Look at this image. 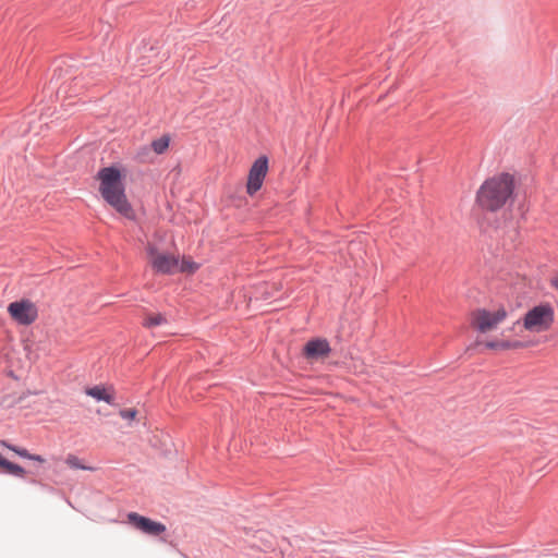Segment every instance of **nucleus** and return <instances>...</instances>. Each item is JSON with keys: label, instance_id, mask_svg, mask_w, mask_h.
Here are the masks:
<instances>
[{"label": "nucleus", "instance_id": "13", "mask_svg": "<svg viewBox=\"0 0 558 558\" xmlns=\"http://www.w3.org/2000/svg\"><path fill=\"white\" fill-rule=\"evenodd\" d=\"M171 137L168 134L162 135L151 142V149L157 154L161 155L169 148Z\"/></svg>", "mask_w": 558, "mask_h": 558}, {"label": "nucleus", "instance_id": "17", "mask_svg": "<svg viewBox=\"0 0 558 558\" xmlns=\"http://www.w3.org/2000/svg\"><path fill=\"white\" fill-rule=\"evenodd\" d=\"M1 446L14 451L16 454H19L20 457H23V458H26V459H29L31 458V454L26 449H23V448H19V447H15V446H12L10 444H8L7 441L2 440L1 441Z\"/></svg>", "mask_w": 558, "mask_h": 558}, {"label": "nucleus", "instance_id": "20", "mask_svg": "<svg viewBox=\"0 0 558 558\" xmlns=\"http://www.w3.org/2000/svg\"><path fill=\"white\" fill-rule=\"evenodd\" d=\"M551 283L558 290V276L551 280Z\"/></svg>", "mask_w": 558, "mask_h": 558}, {"label": "nucleus", "instance_id": "15", "mask_svg": "<svg viewBox=\"0 0 558 558\" xmlns=\"http://www.w3.org/2000/svg\"><path fill=\"white\" fill-rule=\"evenodd\" d=\"M65 463L71 469L95 471V468L84 465L80 458L74 454H69L65 459Z\"/></svg>", "mask_w": 558, "mask_h": 558}, {"label": "nucleus", "instance_id": "19", "mask_svg": "<svg viewBox=\"0 0 558 558\" xmlns=\"http://www.w3.org/2000/svg\"><path fill=\"white\" fill-rule=\"evenodd\" d=\"M29 460H35V461H38L40 463L45 462V459L41 456H38V454H31Z\"/></svg>", "mask_w": 558, "mask_h": 558}, {"label": "nucleus", "instance_id": "3", "mask_svg": "<svg viewBox=\"0 0 558 558\" xmlns=\"http://www.w3.org/2000/svg\"><path fill=\"white\" fill-rule=\"evenodd\" d=\"M555 319V312L549 304H539L529 310L523 318V327L526 331L539 333L551 328Z\"/></svg>", "mask_w": 558, "mask_h": 558}, {"label": "nucleus", "instance_id": "14", "mask_svg": "<svg viewBox=\"0 0 558 558\" xmlns=\"http://www.w3.org/2000/svg\"><path fill=\"white\" fill-rule=\"evenodd\" d=\"M7 473L9 474H12V475H15V476H19V477H24L25 476V470L15 464V463H12L8 460H3V463L1 464V466Z\"/></svg>", "mask_w": 558, "mask_h": 558}, {"label": "nucleus", "instance_id": "9", "mask_svg": "<svg viewBox=\"0 0 558 558\" xmlns=\"http://www.w3.org/2000/svg\"><path fill=\"white\" fill-rule=\"evenodd\" d=\"M331 349L326 339H312L310 340L303 349V353L308 360H318L327 357L330 353Z\"/></svg>", "mask_w": 558, "mask_h": 558}, {"label": "nucleus", "instance_id": "8", "mask_svg": "<svg viewBox=\"0 0 558 558\" xmlns=\"http://www.w3.org/2000/svg\"><path fill=\"white\" fill-rule=\"evenodd\" d=\"M128 520L137 530L148 535L157 536L166 531L165 524L153 521L151 519L143 517L136 512H130L128 514Z\"/></svg>", "mask_w": 558, "mask_h": 558}, {"label": "nucleus", "instance_id": "18", "mask_svg": "<svg viewBox=\"0 0 558 558\" xmlns=\"http://www.w3.org/2000/svg\"><path fill=\"white\" fill-rule=\"evenodd\" d=\"M119 414L122 418L132 421L136 417L137 411L135 409H124Z\"/></svg>", "mask_w": 558, "mask_h": 558}, {"label": "nucleus", "instance_id": "2", "mask_svg": "<svg viewBox=\"0 0 558 558\" xmlns=\"http://www.w3.org/2000/svg\"><path fill=\"white\" fill-rule=\"evenodd\" d=\"M512 175L500 173L494 175L480 186L476 193L477 205L486 210L496 211L505 206L513 193Z\"/></svg>", "mask_w": 558, "mask_h": 558}, {"label": "nucleus", "instance_id": "7", "mask_svg": "<svg viewBox=\"0 0 558 558\" xmlns=\"http://www.w3.org/2000/svg\"><path fill=\"white\" fill-rule=\"evenodd\" d=\"M268 172V158L266 156H259L251 166L247 182L246 193L254 195L263 186L264 180Z\"/></svg>", "mask_w": 558, "mask_h": 558}, {"label": "nucleus", "instance_id": "1", "mask_svg": "<svg viewBox=\"0 0 558 558\" xmlns=\"http://www.w3.org/2000/svg\"><path fill=\"white\" fill-rule=\"evenodd\" d=\"M123 178L124 174L117 167H105L97 173L102 198L119 214L131 219L134 213L125 195Z\"/></svg>", "mask_w": 558, "mask_h": 558}, {"label": "nucleus", "instance_id": "5", "mask_svg": "<svg viewBox=\"0 0 558 558\" xmlns=\"http://www.w3.org/2000/svg\"><path fill=\"white\" fill-rule=\"evenodd\" d=\"M148 262L159 274H173L179 268V258L172 254L159 252L153 244L147 245Z\"/></svg>", "mask_w": 558, "mask_h": 558}, {"label": "nucleus", "instance_id": "11", "mask_svg": "<svg viewBox=\"0 0 558 558\" xmlns=\"http://www.w3.org/2000/svg\"><path fill=\"white\" fill-rule=\"evenodd\" d=\"M485 347L490 350H512L523 348L525 344L521 341L492 340L486 341Z\"/></svg>", "mask_w": 558, "mask_h": 558}, {"label": "nucleus", "instance_id": "10", "mask_svg": "<svg viewBox=\"0 0 558 558\" xmlns=\"http://www.w3.org/2000/svg\"><path fill=\"white\" fill-rule=\"evenodd\" d=\"M85 393L98 401H105L109 404L113 403L114 393L112 388H106L102 386H94L92 388H87Z\"/></svg>", "mask_w": 558, "mask_h": 558}, {"label": "nucleus", "instance_id": "4", "mask_svg": "<svg viewBox=\"0 0 558 558\" xmlns=\"http://www.w3.org/2000/svg\"><path fill=\"white\" fill-rule=\"evenodd\" d=\"M507 316L508 313L504 307L495 311L478 308L471 314V326L482 333H487L497 329Z\"/></svg>", "mask_w": 558, "mask_h": 558}, {"label": "nucleus", "instance_id": "16", "mask_svg": "<svg viewBox=\"0 0 558 558\" xmlns=\"http://www.w3.org/2000/svg\"><path fill=\"white\" fill-rule=\"evenodd\" d=\"M197 269H198V264H196L195 262H193L190 258H183L182 263L181 264L179 263L178 270H180L182 272L193 274Z\"/></svg>", "mask_w": 558, "mask_h": 558}, {"label": "nucleus", "instance_id": "12", "mask_svg": "<svg viewBox=\"0 0 558 558\" xmlns=\"http://www.w3.org/2000/svg\"><path fill=\"white\" fill-rule=\"evenodd\" d=\"M167 323V318L161 313H150L145 316L143 326L146 328H153Z\"/></svg>", "mask_w": 558, "mask_h": 558}, {"label": "nucleus", "instance_id": "6", "mask_svg": "<svg viewBox=\"0 0 558 558\" xmlns=\"http://www.w3.org/2000/svg\"><path fill=\"white\" fill-rule=\"evenodd\" d=\"M8 313L14 322L24 326L33 324L38 317L36 304L27 299L10 303Z\"/></svg>", "mask_w": 558, "mask_h": 558}]
</instances>
